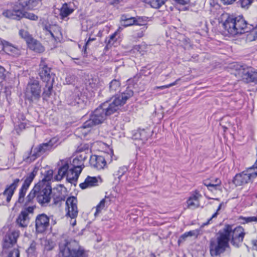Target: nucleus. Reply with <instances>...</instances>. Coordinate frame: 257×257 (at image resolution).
I'll return each instance as SVG.
<instances>
[{
  "instance_id": "obj_1",
  "label": "nucleus",
  "mask_w": 257,
  "mask_h": 257,
  "mask_svg": "<svg viewBox=\"0 0 257 257\" xmlns=\"http://www.w3.org/2000/svg\"><path fill=\"white\" fill-rule=\"evenodd\" d=\"M222 27L226 35L235 36L249 32L246 39L249 41L256 40L252 33L251 25L247 24L242 17L229 16L222 23Z\"/></svg>"
},
{
  "instance_id": "obj_2",
  "label": "nucleus",
  "mask_w": 257,
  "mask_h": 257,
  "mask_svg": "<svg viewBox=\"0 0 257 257\" xmlns=\"http://www.w3.org/2000/svg\"><path fill=\"white\" fill-rule=\"evenodd\" d=\"M112 113V103L109 101L102 103L97 108L90 116V118L86 121L81 127L77 128V133H82L85 136L90 131L89 128L94 125L101 123L107 116Z\"/></svg>"
},
{
  "instance_id": "obj_3",
  "label": "nucleus",
  "mask_w": 257,
  "mask_h": 257,
  "mask_svg": "<svg viewBox=\"0 0 257 257\" xmlns=\"http://www.w3.org/2000/svg\"><path fill=\"white\" fill-rule=\"evenodd\" d=\"M83 253L84 249L75 240L62 238L59 242L58 257H81Z\"/></svg>"
},
{
  "instance_id": "obj_4",
  "label": "nucleus",
  "mask_w": 257,
  "mask_h": 257,
  "mask_svg": "<svg viewBox=\"0 0 257 257\" xmlns=\"http://www.w3.org/2000/svg\"><path fill=\"white\" fill-rule=\"evenodd\" d=\"M42 0H19L12 10H7L3 13L8 18L20 20L23 18V9L33 10L38 7Z\"/></svg>"
},
{
  "instance_id": "obj_5",
  "label": "nucleus",
  "mask_w": 257,
  "mask_h": 257,
  "mask_svg": "<svg viewBox=\"0 0 257 257\" xmlns=\"http://www.w3.org/2000/svg\"><path fill=\"white\" fill-rule=\"evenodd\" d=\"M29 186L22 185L19 190V197L15 203L16 207H24L25 210H27L29 213H33L35 208L34 204L35 192L37 190V187L33 188L26 197V193Z\"/></svg>"
},
{
  "instance_id": "obj_6",
  "label": "nucleus",
  "mask_w": 257,
  "mask_h": 257,
  "mask_svg": "<svg viewBox=\"0 0 257 257\" xmlns=\"http://www.w3.org/2000/svg\"><path fill=\"white\" fill-rule=\"evenodd\" d=\"M228 233L225 231L224 233L222 229L218 233L216 238H212L210 241L209 249L212 256H217L224 252L229 246V242L227 236Z\"/></svg>"
},
{
  "instance_id": "obj_7",
  "label": "nucleus",
  "mask_w": 257,
  "mask_h": 257,
  "mask_svg": "<svg viewBox=\"0 0 257 257\" xmlns=\"http://www.w3.org/2000/svg\"><path fill=\"white\" fill-rule=\"evenodd\" d=\"M222 230L224 233L225 231H227L228 241H230L233 246L239 247L241 245L245 234L244 229L242 226H238L232 228V225L227 224L225 225Z\"/></svg>"
},
{
  "instance_id": "obj_8",
  "label": "nucleus",
  "mask_w": 257,
  "mask_h": 257,
  "mask_svg": "<svg viewBox=\"0 0 257 257\" xmlns=\"http://www.w3.org/2000/svg\"><path fill=\"white\" fill-rule=\"evenodd\" d=\"M26 99L30 103H37L41 96V87L39 82L35 79H30L25 92Z\"/></svg>"
},
{
  "instance_id": "obj_9",
  "label": "nucleus",
  "mask_w": 257,
  "mask_h": 257,
  "mask_svg": "<svg viewBox=\"0 0 257 257\" xmlns=\"http://www.w3.org/2000/svg\"><path fill=\"white\" fill-rule=\"evenodd\" d=\"M36 187L37 189L35 192V197L37 194L38 201L43 205L48 203L53 192L51 186L44 184L43 182H38L34 188Z\"/></svg>"
},
{
  "instance_id": "obj_10",
  "label": "nucleus",
  "mask_w": 257,
  "mask_h": 257,
  "mask_svg": "<svg viewBox=\"0 0 257 257\" xmlns=\"http://www.w3.org/2000/svg\"><path fill=\"white\" fill-rule=\"evenodd\" d=\"M59 144V139L57 137H54L49 142L43 143L39 145L34 149V153L32 155L35 157V159L38 156L47 153L54 150Z\"/></svg>"
},
{
  "instance_id": "obj_11",
  "label": "nucleus",
  "mask_w": 257,
  "mask_h": 257,
  "mask_svg": "<svg viewBox=\"0 0 257 257\" xmlns=\"http://www.w3.org/2000/svg\"><path fill=\"white\" fill-rule=\"evenodd\" d=\"M254 166L248 168L247 170L235 175L233 183L236 186H240L249 182L252 178L257 177V173H252V169Z\"/></svg>"
},
{
  "instance_id": "obj_12",
  "label": "nucleus",
  "mask_w": 257,
  "mask_h": 257,
  "mask_svg": "<svg viewBox=\"0 0 257 257\" xmlns=\"http://www.w3.org/2000/svg\"><path fill=\"white\" fill-rule=\"evenodd\" d=\"M20 182L19 179H15L13 182L6 188L4 192L0 194V205H4L11 201L15 190Z\"/></svg>"
},
{
  "instance_id": "obj_13",
  "label": "nucleus",
  "mask_w": 257,
  "mask_h": 257,
  "mask_svg": "<svg viewBox=\"0 0 257 257\" xmlns=\"http://www.w3.org/2000/svg\"><path fill=\"white\" fill-rule=\"evenodd\" d=\"M20 235L17 230H10L5 235L3 240V247L4 249H9L13 246L17 242Z\"/></svg>"
},
{
  "instance_id": "obj_14",
  "label": "nucleus",
  "mask_w": 257,
  "mask_h": 257,
  "mask_svg": "<svg viewBox=\"0 0 257 257\" xmlns=\"http://www.w3.org/2000/svg\"><path fill=\"white\" fill-rule=\"evenodd\" d=\"M238 74L247 83L254 82L257 84V72L252 71L250 68L246 66H240Z\"/></svg>"
},
{
  "instance_id": "obj_15",
  "label": "nucleus",
  "mask_w": 257,
  "mask_h": 257,
  "mask_svg": "<svg viewBox=\"0 0 257 257\" xmlns=\"http://www.w3.org/2000/svg\"><path fill=\"white\" fill-rule=\"evenodd\" d=\"M66 214L71 218H75L78 215L77 199L75 197H68L66 201Z\"/></svg>"
},
{
  "instance_id": "obj_16",
  "label": "nucleus",
  "mask_w": 257,
  "mask_h": 257,
  "mask_svg": "<svg viewBox=\"0 0 257 257\" xmlns=\"http://www.w3.org/2000/svg\"><path fill=\"white\" fill-rule=\"evenodd\" d=\"M119 93L115 94L114 99L113 100V105L116 106L124 105L126 103V100L134 94L133 91L128 87L121 92H120V90H119Z\"/></svg>"
},
{
  "instance_id": "obj_17",
  "label": "nucleus",
  "mask_w": 257,
  "mask_h": 257,
  "mask_svg": "<svg viewBox=\"0 0 257 257\" xmlns=\"http://www.w3.org/2000/svg\"><path fill=\"white\" fill-rule=\"evenodd\" d=\"M35 224L37 231L42 233L49 225V218L46 214H40L36 218Z\"/></svg>"
},
{
  "instance_id": "obj_18",
  "label": "nucleus",
  "mask_w": 257,
  "mask_h": 257,
  "mask_svg": "<svg viewBox=\"0 0 257 257\" xmlns=\"http://www.w3.org/2000/svg\"><path fill=\"white\" fill-rule=\"evenodd\" d=\"M76 9V6L73 2H70L62 5L60 9H57L60 13L59 16L61 19H64L72 14Z\"/></svg>"
},
{
  "instance_id": "obj_19",
  "label": "nucleus",
  "mask_w": 257,
  "mask_h": 257,
  "mask_svg": "<svg viewBox=\"0 0 257 257\" xmlns=\"http://www.w3.org/2000/svg\"><path fill=\"white\" fill-rule=\"evenodd\" d=\"M40 67L39 75L41 79L45 82H49L50 80L54 81L55 75L52 73L50 74V68L43 63H41Z\"/></svg>"
},
{
  "instance_id": "obj_20",
  "label": "nucleus",
  "mask_w": 257,
  "mask_h": 257,
  "mask_svg": "<svg viewBox=\"0 0 257 257\" xmlns=\"http://www.w3.org/2000/svg\"><path fill=\"white\" fill-rule=\"evenodd\" d=\"M106 164L104 158L101 156L92 155L90 157V165L98 170L104 168Z\"/></svg>"
},
{
  "instance_id": "obj_21",
  "label": "nucleus",
  "mask_w": 257,
  "mask_h": 257,
  "mask_svg": "<svg viewBox=\"0 0 257 257\" xmlns=\"http://www.w3.org/2000/svg\"><path fill=\"white\" fill-rule=\"evenodd\" d=\"M59 165L60 167L58 171V174L55 176V179L57 181L61 180L64 176H66L69 170L68 161H61Z\"/></svg>"
},
{
  "instance_id": "obj_22",
  "label": "nucleus",
  "mask_w": 257,
  "mask_h": 257,
  "mask_svg": "<svg viewBox=\"0 0 257 257\" xmlns=\"http://www.w3.org/2000/svg\"><path fill=\"white\" fill-rule=\"evenodd\" d=\"M151 136V131L149 129H139L133 135L134 140H139L142 141V144L148 140Z\"/></svg>"
},
{
  "instance_id": "obj_23",
  "label": "nucleus",
  "mask_w": 257,
  "mask_h": 257,
  "mask_svg": "<svg viewBox=\"0 0 257 257\" xmlns=\"http://www.w3.org/2000/svg\"><path fill=\"white\" fill-rule=\"evenodd\" d=\"M112 196L111 195L105 196L102 199L99 204L96 206L95 212L94 213L95 216H98L102 211V210L105 209L111 203Z\"/></svg>"
},
{
  "instance_id": "obj_24",
  "label": "nucleus",
  "mask_w": 257,
  "mask_h": 257,
  "mask_svg": "<svg viewBox=\"0 0 257 257\" xmlns=\"http://www.w3.org/2000/svg\"><path fill=\"white\" fill-rule=\"evenodd\" d=\"M27 210H22L16 219L17 224L21 227H26L29 223V214Z\"/></svg>"
},
{
  "instance_id": "obj_25",
  "label": "nucleus",
  "mask_w": 257,
  "mask_h": 257,
  "mask_svg": "<svg viewBox=\"0 0 257 257\" xmlns=\"http://www.w3.org/2000/svg\"><path fill=\"white\" fill-rule=\"evenodd\" d=\"M99 182H101L99 177L87 176L83 183L80 184V187L84 189L87 188L91 187L98 185Z\"/></svg>"
},
{
  "instance_id": "obj_26",
  "label": "nucleus",
  "mask_w": 257,
  "mask_h": 257,
  "mask_svg": "<svg viewBox=\"0 0 257 257\" xmlns=\"http://www.w3.org/2000/svg\"><path fill=\"white\" fill-rule=\"evenodd\" d=\"M46 35L48 38H52L55 42H58L60 40V37L61 35L59 28L56 26H53L50 27L49 29L46 28Z\"/></svg>"
},
{
  "instance_id": "obj_27",
  "label": "nucleus",
  "mask_w": 257,
  "mask_h": 257,
  "mask_svg": "<svg viewBox=\"0 0 257 257\" xmlns=\"http://www.w3.org/2000/svg\"><path fill=\"white\" fill-rule=\"evenodd\" d=\"M201 196L198 191H195L187 201L188 207L198 208L199 206V198Z\"/></svg>"
},
{
  "instance_id": "obj_28",
  "label": "nucleus",
  "mask_w": 257,
  "mask_h": 257,
  "mask_svg": "<svg viewBox=\"0 0 257 257\" xmlns=\"http://www.w3.org/2000/svg\"><path fill=\"white\" fill-rule=\"evenodd\" d=\"M53 200V204L56 206H60L62 202L65 200V196L57 189H54L51 196Z\"/></svg>"
},
{
  "instance_id": "obj_29",
  "label": "nucleus",
  "mask_w": 257,
  "mask_h": 257,
  "mask_svg": "<svg viewBox=\"0 0 257 257\" xmlns=\"http://www.w3.org/2000/svg\"><path fill=\"white\" fill-rule=\"evenodd\" d=\"M80 173V170L76 171L75 169H69L66 175L67 181L71 183L76 182Z\"/></svg>"
},
{
  "instance_id": "obj_30",
  "label": "nucleus",
  "mask_w": 257,
  "mask_h": 257,
  "mask_svg": "<svg viewBox=\"0 0 257 257\" xmlns=\"http://www.w3.org/2000/svg\"><path fill=\"white\" fill-rule=\"evenodd\" d=\"M29 48L38 53H42L44 51V47L37 40L34 38L28 44Z\"/></svg>"
},
{
  "instance_id": "obj_31",
  "label": "nucleus",
  "mask_w": 257,
  "mask_h": 257,
  "mask_svg": "<svg viewBox=\"0 0 257 257\" xmlns=\"http://www.w3.org/2000/svg\"><path fill=\"white\" fill-rule=\"evenodd\" d=\"M54 82V81L53 80H50L49 82H46L44 91L42 93V97L44 100H47L51 95Z\"/></svg>"
},
{
  "instance_id": "obj_32",
  "label": "nucleus",
  "mask_w": 257,
  "mask_h": 257,
  "mask_svg": "<svg viewBox=\"0 0 257 257\" xmlns=\"http://www.w3.org/2000/svg\"><path fill=\"white\" fill-rule=\"evenodd\" d=\"M38 171V168L35 167L34 168L33 171L28 174L23 184L27 186H30V184L34 180L35 176L36 175Z\"/></svg>"
},
{
  "instance_id": "obj_33",
  "label": "nucleus",
  "mask_w": 257,
  "mask_h": 257,
  "mask_svg": "<svg viewBox=\"0 0 257 257\" xmlns=\"http://www.w3.org/2000/svg\"><path fill=\"white\" fill-rule=\"evenodd\" d=\"M71 165L72 166V169H75V170L78 171L80 170L81 172L82 170V166L83 167V161L82 159H79L76 157L73 159L72 162H71Z\"/></svg>"
},
{
  "instance_id": "obj_34",
  "label": "nucleus",
  "mask_w": 257,
  "mask_h": 257,
  "mask_svg": "<svg viewBox=\"0 0 257 257\" xmlns=\"http://www.w3.org/2000/svg\"><path fill=\"white\" fill-rule=\"evenodd\" d=\"M68 101L70 105L78 106H81L84 102L83 100L79 96L76 95L71 96Z\"/></svg>"
},
{
  "instance_id": "obj_35",
  "label": "nucleus",
  "mask_w": 257,
  "mask_h": 257,
  "mask_svg": "<svg viewBox=\"0 0 257 257\" xmlns=\"http://www.w3.org/2000/svg\"><path fill=\"white\" fill-rule=\"evenodd\" d=\"M53 171L52 170L46 171L44 173V178L39 182H43L44 184L50 185V181L53 178Z\"/></svg>"
},
{
  "instance_id": "obj_36",
  "label": "nucleus",
  "mask_w": 257,
  "mask_h": 257,
  "mask_svg": "<svg viewBox=\"0 0 257 257\" xmlns=\"http://www.w3.org/2000/svg\"><path fill=\"white\" fill-rule=\"evenodd\" d=\"M221 181L218 178H215L212 180V183L207 184V182H203V184L207 187L208 189L211 191L213 189L216 190L217 187L221 184Z\"/></svg>"
},
{
  "instance_id": "obj_37",
  "label": "nucleus",
  "mask_w": 257,
  "mask_h": 257,
  "mask_svg": "<svg viewBox=\"0 0 257 257\" xmlns=\"http://www.w3.org/2000/svg\"><path fill=\"white\" fill-rule=\"evenodd\" d=\"M147 50V46L145 43H142L140 45H136L133 47L132 49V51L134 52H139L142 55H144Z\"/></svg>"
},
{
  "instance_id": "obj_38",
  "label": "nucleus",
  "mask_w": 257,
  "mask_h": 257,
  "mask_svg": "<svg viewBox=\"0 0 257 257\" xmlns=\"http://www.w3.org/2000/svg\"><path fill=\"white\" fill-rule=\"evenodd\" d=\"M147 3L150 5L151 7L155 9H159L163 5L167 0H146Z\"/></svg>"
},
{
  "instance_id": "obj_39",
  "label": "nucleus",
  "mask_w": 257,
  "mask_h": 257,
  "mask_svg": "<svg viewBox=\"0 0 257 257\" xmlns=\"http://www.w3.org/2000/svg\"><path fill=\"white\" fill-rule=\"evenodd\" d=\"M121 30H122V28L119 27L117 30L113 33V46H115V44H116V45L119 44L121 41V37L119 34V32Z\"/></svg>"
},
{
  "instance_id": "obj_40",
  "label": "nucleus",
  "mask_w": 257,
  "mask_h": 257,
  "mask_svg": "<svg viewBox=\"0 0 257 257\" xmlns=\"http://www.w3.org/2000/svg\"><path fill=\"white\" fill-rule=\"evenodd\" d=\"M148 18L146 17H137L135 18V25L145 26L147 24Z\"/></svg>"
},
{
  "instance_id": "obj_41",
  "label": "nucleus",
  "mask_w": 257,
  "mask_h": 257,
  "mask_svg": "<svg viewBox=\"0 0 257 257\" xmlns=\"http://www.w3.org/2000/svg\"><path fill=\"white\" fill-rule=\"evenodd\" d=\"M253 2V0H239L237 4L244 9H247Z\"/></svg>"
},
{
  "instance_id": "obj_42",
  "label": "nucleus",
  "mask_w": 257,
  "mask_h": 257,
  "mask_svg": "<svg viewBox=\"0 0 257 257\" xmlns=\"http://www.w3.org/2000/svg\"><path fill=\"white\" fill-rule=\"evenodd\" d=\"M239 220L242 224L247 223L251 222H257V216L243 217L240 216Z\"/></svg>"
},
{
  "instance_id": "obj_43",
  "label": "nucleus",
  "mask_w": 257,
  "mask_h": 257,
  "mask_svg": "<svg viewBox=\"0 0 257 257\" xmlns=\"http://www.w3.org/2000/svg\"><path fill=\"white\" fill-rule=\"evenodd\" d=\"M19 34L20 36L25 40L27 44L33 39L28 32L25 30H20Z\"/></svg>"
},
{
  "instance_id": "obj_44",
  "label": "nucleus",
  "mask_w": 257,
  "mask_h": 257,
  "mask_svg": "<svg viewBox=\"0 0 257 257\" xmlns=\"http://www.w3.org/2000/svg\"><path fill=\"white\" fill-rule=\"evenodd\" d=\"M1 42L3 45V49L6 52L11 50V48L14 46L11 43L5 40H1Z\"/></svg>"
},
{
  "instance_id": "obj_45",
  "label": "nucleus",
  "mask_w": 257,
  "mask_h": 257,
  "mask_svg": "<svg viewBox=\"0 0 257 257\" xmlns=\"http://www.w3.org/2000/svg\"><path fill=\"white\" fill-rule=\"evenodd\" d=\"M135 25V18L130 17L126 21L122 22V25L124 27H128Z\"/></svg>"
},
{
  "instance_id": "obj_46",
  "label": "nucleus",
  "mask_w": 257,
  "mask_h": 257,
  "mask_svg": "<svg viewBox=\"0 0 257 257\" xmlns=\"http://www.w3.org/2000/svg\"><path fill=\"white\" fill-rule=\"evenodd\" d=\"M23 18H26L31 20L36 21L38 19V17L33 13L24 12L23 11Z\"/></svg>"
},
{
  "instance_id": "obj_47",
  "label": "nucleus",
  "mask_w": 257,
  "mask_h": 257,
  "mask_svg": "<svg viewBox=\"0 0 257 257\" xmlns=\"http://www.w3.org/2000/svg\"><path fill=\"white\" fill-rule=\"evenodd\" d=\"M223 204V203L222 202L218 206L217 209V210L216 211V212H215L211 216V217H210L208 220L207 222L204 223L203 224V225H207L208 224H209L210 223V221L212 219V218H214V217H216L217 215H218V211H219L220 210V209L221 208V207H222V205Z\"/></svg>"
},
{
  "instance_id": "obj_48",
  "label": "nucleus",
  "mask_w": 257,
  "mask_h": 257,
  "mask_svg": "<svg viewBox=\"0 0 257 257\" xmlns=\"http://www.w3.org/2000/svg\"><path fill=\"white\" fill-rule=\"evenodd\" d=\"M127 171V168L125 166L120 167L117 171L118 178L120 180L121 177Z\"/></svg>"
},
{
  "instance_id": "obj_49",
  "label": "nucleus",
  "mask_w": 257,
  "mask_h": 257,
  "mask_svg": "<svg viewBox=\"0 0 257 257\" xmlns=\"http://www.w3.org/2000/svg\"><path fill=\"white\" fill-rule=\"evenodd\" d=\"M6 53L9 55H12L14 56L18 55L20 54V50L17 47L13 46L12 48H11V50L6 52Z\"/></svg>"
},
{
  "instance_id": "obj_50",
  "label": "nucleus",
  "mask_w": 257,
  "mask_h": 257,
  "mask_svg": "<svg viewBox=\"0 0 257 257\" xmlns=\"http://www.w3.org/2000/svg\"><path fill=\"white\" fill-rule=\"evenodd\" d=\"M20 252L18 249L14 248L10 251L9 253L8 257H19Z\"/></svg>"
},
{
  "instance_id": "obj_51",
  "label": "nucleus",
  "mask_w": 257,
  "mask_h": 257,
  "mask_svg": "<svg viewBox=\"0 0 257 257\" xmlns=\"http://www.w3.org/2000/svg\"><path fill=\"white\" fill-rule=\"evenodd\" d=\"M27 120H24L23 122H21L18 126H16L15 127L16 131L17 133H19V131H22L23 129H25L26 127V125L27 124Z\"/></svg>"
},
{
  "instance_id": "obj_52",
  "label": "nucleus",
  "mask_w": 257,
  "mask_h": 257,
  "mask_svg": "<svg viewBox=\"0 0 257 257\" xmlns=\"http://www.w3.org/2000/svg\"><path fill=\"white\" fill-rule=\"evenodd\" d=\"M180 78L178 79L175 81H174V82H173L172 83H170L169 84H168V85H163V86H157V88L162 90V89H165V88H169V87H170L171 86H174L176 84H177V82L180 80Z\"/></svg>"
},
{
  "instance_id": "obj_53",
  "label": "nucleus",
  "mask_w": 257,
  "mask_h": 257,
  "mask_svg": "<svg viewBox=\"0 0 257 257\" xmlns=\"http://www.w3.org/2000/svg\"><path fill=\"white\" fill-rule=\"evenodd\" d=\"M120 86V83L119 81V78H116V76H115V78L113 79V87H115V90L117 89H119V88Z\"/></svg>"
},
{
  "instance_id": "obj_54",
  "label": "nucleus",
  "mask_w": 257,
  "mask_h": 257,
  "mask_svg": "<svg viewBox=\"0 0 257 257\" xmlns=\"http://www.w3.org/2000/svg\"><path fill=\"white\" fill-rule=\"evenodd\" d=\"M139 80V77L135 76L133 78L129 79L127 80V83L128 85H134L135 84H136Z\"/></svg>"
},
{
  "instance_id": "obj_55",
  "label": "nucleus",
  "mask_w": 257,
  "mask_h": 257,
  "mask_svg": "<svg viewBox=\"0 0 257 257\" xmlns=\"http://www.w3.org/2000/svg\"><path fill=\"white\" fill-rule=\"evenodd\" d=\"M5 71V69L0 66V79L2 80H5L6 78Z\"/></svg>"
},
{
  "instance_id": "obj_56",
  "label": "nucleus",
  "mask_w": 257,
  "mask_h": 257,
  "mask_svg": "<svg viewBox=\"0 0 257 257\" xmlns=\"http://www.w3.org/2000/svg\"><path fill=\"white\" fill-rule=\"evenodd\" d=\"M188 237L186 232H185L184 233H183V234H182L180 237L179 238L178 240V243L179 245L181 243L184 242L186 239V238Z\"/></svg>"
},
{
  "instance_id": "obj_57",
  "label": "nucleus",
  "mask_w": 257,
  "mask_h": 257,
  "mask_svg": "<svg viewBox=\"0 0 257 257\" xmlns=\"http://www.w3.org/2000/svg\"><path fill=\"white\" fill-rule=\"evenodd\" d=\"M186 233L188 237L197 236L198 234V231L197 230H190L188 232H186Z\"/></svg>"
},
{
  "instance_id": "obj_58",
  "label": "nucleus",
  "mask_w": 257,
  "mask_h": 257,
  "mask_svg": "<svg viewBox=\"0 0 257 257\" xmlns=\"http://www.w3.org/2000/svg\"><path fill=\"white\" fill-rule=\"evenodd\" d=\"M111 40H112V35H110L109 36V40H108V42H107V43L106 44V46H105V47L104 48L105 50H108V49H109L111 48L112 44L110 43Z\"/></svg>"
},
{
  "instance_id": "obj_59",
  "label": "nucleus",
  "mask_w": 257,
  "mask_h": 257,
  "mask_svg": "<svg viewBox=\"0 0 257 257\" xmlns=\"http://www.w3.org/2000/svg\"><path fill=\"white\" fill-rule=\"evenodd\" d=\"M174 1L180 5H185L190 3V0H174Z\"/></svg>"
},
{
  "instance_id": "obj_60",
  "label": "nucleus",
  "mask_w": 257,
  "mask_h": 257,
  "mask_svg": "<svg viewBox=\"0 0 257 257\" xmlns=\"http://www.w3.org/2000/svg\"><path fill=\"white\" fill-rule=\"evenodd\" d=\"M88 145H80L78 148V151L79 152H82V151H84L86 150H88Z\"/></svg>"
},
{
  "instance_id": "obj_61",
  "label": "nucleus",
  "mask_w": 257,
  "mask_h": 257,
  "mask_svg": "<svg viewBox=\"0 0 257 257\" xmlns=\"http://www.w3.org/2000/svg\"><path fill=\"white\" fill-rule=\"evenodd\" d=\"M129 18H130V17H128L127 15H122L120 18L121 24L122 25V22L126 21L128 19H129Z\"/></svg>"
},
{
  "instance_id": "obj_62",
  "label": "nucleus",
  "mask_w": 257,
  "mask_h": 257,
  "mask_svg": "<svg viewBox=\"0 0 257 257\" xmlns=\"http://www.w3.org/2000/svg\"><path fill=\"white\" fill-rule=\"evenodd\" d=\"M253 249L257 251V240L253 239L251 241Z\"/></svg>"
},
{
  "instance_id": "obj_63",
  "label": "nucleus",
  "mask_w": 257,
  "mask_h": 257,
  "mask_svg": "<svg viewBox=\"0 0 257 257\" xmlns=\"http://www.w3.org/2000/svg\"><path fill=\"white\" fill-rule=\"evenodd\" d=\"M251 31L252 33L255 36V38L257 39V26L255 28H253L252 26H251Z\"/></svg>"
},
{
  "instance_id": "obj_64",
  "label": "nucleus",
  "mask_w": 257,
  "mask_h": 257,
  "mask_svg": "<svg viewBox=\"0 0 257 257\" xmlns=\"http://www.w3.org/2000/svg\"><path fill=\"white\" fill-rule=\"evenodd\" d=\"M225 5H230L234 3L235 0H221Z\"/></svg>"
}]
</instances>
